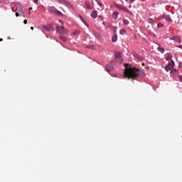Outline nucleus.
<instances>
[{
	"instance_id": "1",
	"label": "nucleus",
	"mask_w": 182,
	"mask_h": 182,
	"mask_svg": "<svg viewBox=\"0 0 182 182\" xmlns=\"http://www.w3.org/2000/svg\"><path fill=\"white\" fill-rule=\"evenodd\" d=\"M13 12H16V16H22L25 18V13L22 9V4L19 3H12L11 5Z\"/></svg>"
},
{
	"instance_id": "2",
	"label": "nucleus",
	"mask_w": 182,
	"mask_h": 182,
	"mask_svg": "<svg viewBox=\"0 0 182 182\" xmlns=\"http://www.w3.org/2000/svg\"><path fill=\"white\" fill-rule=\"evenodd\" d=\"M115 8L119 9V11H122L123 12H127V14H132L130 13V11H129L127 8L122 6L119 4H115Z\"/></svg>"
},
{
	"instance_id": "3",
	"label": "nucleus",
	"mask_w": 182,
	"mask_h": 182,
	"mask_svg": "<svg viewBox=\"0 0 182 182\" xmlns=\"http://www.w3.org/2000/svg\"><path fill=\"white\" fill-rule=\"evenodd\" d=\"M63 5H65V6H68V8H73V6L69 1H67L66 0L64 1L63 3Z\"/></svg>"
},
{
	"instance_id": "4",
	"label": "nucleus",
	"mask_w": 182,
	"mask_h": 182,
	"mask_svg": "<svg viewBox=\"0 0 182 182\" xmlns=\"http://www.w3.org/2000/svg\"><path fill=\"white\" fill-rule=\"evenodd\" d=\"M92 18H97V11H93L91 14Z\"/></svg>"
},
{
	"instance_id": "5",
	"label": "nucleus",
	"mask_w": 182,
	"mask_h": 182,
	"mask_svg": "<svg viewBox=\"0 0 182 182\" xmlns=\"http://www.w3.org/2000/svg\"><path fill=\"white\" fill-rule=\"evenodd\" d=\"M117 16H119V13L117 11L114 12L112 14V18H114V19H116Z\"/></svg>"
},
{
	"instance_id": "6",
	"label": "nucleus",
	"mask_w": 182,
	"mask_h": 182,
	"mask_svg": "<svg viewBox=\"0 0 182 182\" xmlns=\"http://www.w3.org/2000/svg\"><path fill=\"white\" fill-rule=\"evenodd\" d=\"M165 21H166V22H171V18H170V16H166L165 18H164Z\"/></svg>"
},
{
	"instance_id": "7",
	"label": "nucleus",
	"mask_w": 182,
	"mask_h": 182,
	"mask_svg": "<svg viewBox=\"0 0 182 182\" xmlns=\"http://www.w3.org/2000/svg\"><path fill=\"white\" fill-rule=\"evenodd\" d=\"M85 7L87 8V9H91L90 4L88 1L85 2Z\"/></svg>"
},
{
	"instance_id": "8",
	"label": "nucleus",
	"mask_w": 182,
	"mask_h": 182,
	"mask_svg": "<svg viewBox=\"0 0 182 182\" xmlns=\"http://www.w3.org/2000/svg\"><path fill=\"white\" fill-rule=\"evenodd\" d=\"M147 23H154V20L153 18H148Z\"/></svg>"
},
{
	"instance_id": "9",
	"label": "nucleus",
	"mask_w": 182,
	"mask_h": 182,
	"mask_svg": "<svg viewBox=\"0 0 182 182\" xmlns=\"http://www.w3.org/2000/svg\"><path fill=\"white\" fill-rule=\"evenodd\" d=\"M95 1H96V2H97V5H99V6H101V7L103 6V4H102V3H100V1H97V0H95Z\"/></svg>"
},
{
	"instance_id": "10",
	"label": "nucleus",
	"mask_w": 182,
	"mask_h": 182,
	"mask_svg": "<svg viewBox=\"0 0 182 182\" xmlns=\"http://www.w3.org/2000/svg\"><path fill=\"white\" fill-rule=\"evenodd\" d=\"M80 19L82 21L83 23H86V21H85V19H83V17L82 16H80Z\"/></svg>"
},
{
	"instance_id": "11",
	"label": "nucleus",
	"mask_w": 182,
	"mask_h": 182,
	"mask_svg": "<svg viewBox=\"0 0 182 182\" xmlns=\"http://www.w3.org/2000/svg\"><path fill=\"white\" fill-rule=\"evenodd\" d=\"M59 4H63L65 2V0H57Z\"/></svg>"
},
{
	"instance_id": "12",
	"label": "nucleus",
	"mask_w": 182,
	"mask_h": 182,
	"mask_svg": "<svg viewBox=\"0 0 182 182\" xmlns=\"http://www.w3.org/2000/svg\"><path fill=\"white\" fill-rule=\"evenodd\" d=\"M98 19H99L100 21H103V16H100L98 17Z\"/></svg>"
},
{
	"instance_id": "13",
	"label": "nucleus",
	"mask_w": 182,
	"mask_h": 182,
	"mask_svg": "<svg viewBox=\"0 0 182 182\" xmlns=\"http://www.w3.org/2000/svg\"><path fill=\"white\" fill-rule=\"evenodd\" d=\"M33 1L34 2V4H38V2H39V0H33Z\"/></svg>"
},
{
	"instance_id": "14",
	"label": "nucleus",
	"mask_w": 182,
	"mask_h": 182,
	"mask_svg": "<svg viewBox=\"0 0 182 182\" xmlns=\"http://www.w3.org/2000/svg\"><path fill=\"white\" fill-rule=\"evenodd\" d=\"M23 23H28V20L25 19V20L23 21Z\"/></svg>"
},
{
	"instance_id": "15",
	"label": "nucleus",
	"mask_w": 182,
	"mask_h": 182,
	"mask_svg": "<svg viewBox=\"0 0 182 182\" xmlns=\"http://www.w3.org/2000/svg\"><path fill=\"white\" fill-rule=\"evenodd\" d=\"M134 1H136V0H129V2H130L131 4H132V2H134Z\"/></svg>"
},
{
	"instance_id": "16",
	"label": "nucleus",
	"mask_w": 182,
	"mask_h": 182,
	"mask_svg": "<svg viewBox=\"0 0 182 182\" xmlns=\"http://www.w3.org/2000/svg\"><path fill=\"white\" fill-rule=\"evenodd\" d=\"M57 14H58V15H62V13H60V11H58Z\"/></svg>"
},
{
	"instance_id": "17",
	"label": "nucleus",
	"mask_w": 182,
	"mask_h": 182,
	"mask_svg": "<svg viewBox=\"0 0 182 182\" xmlns=\"http://www.w3.org/2000/svg\"><path fill=\"white\" fill-rule=\"evenodd\" d=\"M124 23H127V20H124Z\"/></svg>"
},
{
	"instance_id": "18",
	"label": "nucleus",
	"mask_w": 182,
	"mask_h": 182,
	"mask_svg": "<svg viewBox=\"0 0 182 182\" xmlns=\"http://www.w3.org/2000/svg\"><path fill=\"white\" fill-rule=\"evenodd\" d=\"M31 9H32V7H31V8L29 9V11H31Z\"/></svg>"
},
{
	"instance_id": "19",
	"label": "nucleus",
	"mask_w": 182,
	"mask_h": 182,
	"mask_svg": "<svg viewBox=\"0 0 182 182\" xmlns=\"http://www.w3.org/2000/svg\"><path fill=\"white\" fill-rule=\"evenodd\" d=\"M129 8H132V5H129Z\"/></svg>"
},
{
	"instance_id": "20",
	"label": "nucleus",
	"mask_w": 182,
	"mask_h": 182,
	"mask_svg": "<svg viewBox=\"0 0 182 182\" xmlns=\"http://www.w3.org/2000/svg\"><path fill=\"white\" fill-rule=\"evenodd\" d=\"M127 2V0H125Z\"/></svg>"
}]
</instances>
